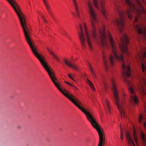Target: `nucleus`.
I'll list each match as a JSON object with an SVG mask.
<instances>
[{
	"instance_id": "39448f33",
	"label": "nucleus",
	"mask_w": 146,
	"mask_h": 146,
	"mask_svg": "<svg viewBox=\"0 0 146 146\" xmlns=\"http://www.w3.org/2000/svg\"><path fill=\"white\" fill-rule=\"evenodd\" d=\"M111 81L115 103L116 105L121 116L124 117L125 113L123 106V103H121L119 101L118 90L115 83L114 79L113 78H111Z\"/></svg>"
},
{
	"instance_id": "bb28decb",
	"label": "nucleus",
	"mask_w": 146,
	"mask_h": 146,
	"mask_svg": "<svg viewBox=\"0 0 146 146\" xmlns=\"http://www.w3.org/2000/svg\"><path fill=\"white\" fill-rule=\"evenodd\" d=\"M17 128L19 129H21L22 127V126L20 125H19L17 126Z\"/></svg>"
},
{
	"instance_id": "72a5a7b5",
	"label": "nucleus",
	"mask_w": 146,
	"mask_h": 146,
	"mask_svg": "<svg viewBox=\"0 0 146 146\" xmlns=\"http://www.w3.org/2000/svg\"><path fill=\"white\" fill-rule=\"evenodd\" d=\"M38 22H39V20L38 19Z\"/></svg>"
},
{
	"instance_id": "423d86ee",
	"label": "nucleus",
	"mask_w": 146,
	"mask_h": 146,
	"mask_svg": "<svg viewBox=\"0 0 146 146\" xmlns=\"http://www.w3.org/2000/svg\"><path fill=\"white\" fill-rule=\"evenodd\" d=\"M105 0H93V4L99 10L101 11L103 15L106 16V11L104 7V2Z\"/></svg>"
},
{
	"instance_id": "2f4dec72",
	"label": "nucleus",
	"mask_w": 146,
	"mask_h": 146,
	"mask_svg": "<svg viewBox=\"0 0 146 146\" xmlns=\"http://www.w3.org/2000/svg\"><path fill=\"white\" fill-rule=\"evenodd\" d=\"M42 19H43V18H44V17L43 16H42Z\"/></svg>"
},
{
	"instance_id": "dca6fc26",
	"label": "nucleus",
	"mask_w": 146,
	"mask_h": 146,
	"mask_svg": "<svg viewBox=\"0 0 146 146\" xmlns=\"http://www.w3.org/2000/svg\"><path fill=\"white\" fill-rule=\"evenodd\" d=\"M46 49L50 54L54 57V59L56 60L58 62H59V60L58 56L53 53L49 48H47Z\"/></svg>"
},
{
	"instance_id": "b1692460",
	"label": "nucleus",
	"mask_w": 146,
	"mask_h": 146,
	"mask_svg": "<svg viewBox=\"0 0 146 146\" xmlns=\"http://www.w3.org/2000/svg\"><path fill=\"white\" fill-rule=\"evenodd\" d=\"M104 86L105 89V90H106L107 88V83L105 82H104Z\"/></svg>"
},
{
	"instance_id": "c756f323",
	"label": "nucleus",
	"mask_w": 146,
	"mask_h": 146,
	"mask_svg": "<svg viewBox=\"0 0 146 146\" xmlns=\"http://www.w3.org/2000/svg\"><path fill=\"white\" fill-rule=\"evenodd\" d=\"M120 131L121 132H122V127L121 126H120Z\"/></svg>"
},
{
	"instance_id": "7c9ffc66",
	"label": "nucleus",
	"mask_w": 146,
	"mask_h": 146,
	"mask_svg": "<svg viewBox=\"0 0 146 146\" xmlns=\"http://www.w3.org/2000/svg\"><path fill=\"white\" fill-rule=\"evenodd\" d=\"M65 35H66L67 36V37H68V38L70 39V37H69L68 36H67V35H66V33H65Z\"/></svg>"
},
{
	"instance_id": "f8f14e48",
	"label": "nucleus",
	"mask_w": 146,
	"mask_h": 146,
	"mask_svg": "<svg viewBox=\"0 0 146 146\" xmlns=\"http://www.w3.org/2000/svg\"><path fill=\"white\" fill-rule=\"evenodd\" d=\"M126 137L128 141V144L129 146H135L133 140L131 138L129 133L128 132L126 133Z\"/></svg>"
},
{
	"instance_id": "6e6552de",
	"label": "nucleus",
	"mask_w": 146,
	"mask_h": 146,
	"mask_svg": "<svg viewBox=\"0 0 146 146\" xmlns=\"http://www.w3.org/2000/svg\"><path fill=\"white\" fill-rule=\"evenodd\" d=\"M103 59L104 65L105 67V69L106 70H107L108 68V65L109 62H110L111 65H113V64L114 62V58L113 56L112 55L110 54L108 57V60L106 57L104 51H103Z\"/></svg>"
},
{
	"instance_id": "393cba45",
	"label": "nucleus",
	"mask_w": 146,
	"mask_h": 146,
	"mask_svg": "<svg viewBox=\"0 0 146 146\" xmlns=\"http://www.w3.org/2000/svg\"><path fill=\"white\" fill-rule=\"evenodd\" d=\"M68 76L69 77V78H70V79H71L72 80H73L74 81H75V80H74V79L72 77L71 75L70 74H68Z\"/></svg>"
},
{
	"instance_id": "f3484780",
	"label": "nucleus",
	"mask_w": 146,
	"mask_h": 146,
	"mask_svg": "<svg viewBox=\"0 0 146 146\" xmlns=\"http://www.w3.org/2000/svg\"><path fill=\"white\" fill-rule=\"evenodd\" d=\"M87 62L88 64V66L89 67L91 70V71L92 72V75L94 77V78H96V74L94 72L92 68L91 67V64L89 62H88V61H87Z\"/></svg>"
},
{
	"instance_id": "2eb2a0df",
	"label": "nucleus",
	"mask_w": 146,
	"mask_h": 146,
	"mask_svg": "<svg viewBox=\"0 0 146 146\" xmlns=\"http://www.w3.org/2000/svg\"><path fill=\"white\" fill-rule=\"evenodd\" d=\"M42 2L46 8L47 10L49 13L50 12V7L49 5L48 1V0H42Z\"/></svg>"
},
{
	"instance_id": "cd10ccee",
	"label": "nucleus",
	"mask_w": 146,
	"mask_h": 146,
	"mask_svg": "<svg viewBox=\"0 0 146 146\" xmlns=\"http://www.w3.org/2000/svg\"><path fill=\"white\" fill-rule=\"evenodd\" d=\"M49 13L50 15L51 16V17L52 18H54L53 15L52 13L51 12H49Z\"/></svg>"
},
{
	"instance_id": "ddd939ff",
	"label": "nucleus",
	"mask_w": 146,
	"mask_h": 146,
	"mask_svg": "<svg viewBox=\"0 0 146 146\" xmlns=\"http://www.w3.org/2000/svg\"><path fill=\"white\" fill-rule=\"evenodd\" d=\"M64 61L65 63L69 67L73 68L76 71H78L79 70V68L78 66L71 64L70 62H69L66 59H64Z\"/></svg>"
},
{
	"instance_id": "f257e3e1",
	"label": "nucleus",
	"mask_w": 146,
	"mask_h": 146,
	"mask_svg": "<svg viewBox=\"0 0 146 146\" xmlns=\"http://www.w3.org/2000/svg\"><path fill=\"white\" fill-rule=\"evenodd\" d=\"M34 55L41 63L42 65L48 73L50 78L56 87L65 96L80 109L86 115L89 121L92 126L97 131L99 138V142L98 146H104L105 143V135L100 124L96 121L94 117L88 110H85L81 106L82 104L75 96L62 89V86L56 78L54 73L52 71L44 60L39 54L37 51L36 47H30Z\"/></svg>"
},
{
	"instance_id": "c85d7f7f",
	"label": "nucleus",
	"mask_w": 146,
	"mask_h": 146,
	"mask_svg": "<svg viewBox=\"0 0 146 146\" xmlns=\"http://www.w3.org/2000/svg\"><path fill=\"white\" fill-rule=\"evenodd\" d=\"M44 22L45 23H47V21L45 19V18H43V19Z\"/></svg>"
},
{
	"instance_id": "0eeeda50",
	"label": "nucleus",
	"mask_w": 146,
	"mask_h": 146,
	"mask_svg": "<svg viewBox=\"0 0 146 146\" xmlns=\"http://www.w3.org/2000/svg\"><path fill=\"white\" fill-rule=\"evenodd\" d=\"M134 27L141 38L146 40V27H143L142 28L138 25H134Z\"/></svg>"
},
{
	"instance_id": "4468645a",
	"label": "nucleus",
	"mask_w": 146,
	"mask_h": 146,
	"mask_svg": "<svg viewBox=\"0 0 146 146\" xmlns=\"http://www.w3.org/2000/svg\"><path fill=\"white\" fill-rule=\"evenodd\" d=\"M42 2L46 8L47 10L49 13L50 12V7L49 5L48 1V0H42Z\"/></svg>"
},
{
	"instance_id": "1a4fd4ad",
	"label": "nucleus",
	"mask_w": 146,
	"mask_h": 146,
	"mask_svg": "<svg viewBox=\"0 0 146 146\" xmlns=\"http://www.w3.org/2000/svg\"><path fill=\"white\" fill-rule=\"evenodd\" d=\"M79 28L80 30V31L78 32L79 36L82 47L83 48H84L85 46V38L82 30V27L81 24H80Z\"/></svg>"
},
{
	"instance_id": "6ab92c4d",
	"label": "nucleus",
	"mask_w": 146,
	"mask_h": 146,
	"mask_svg": "<svg viewBox=\"0 0 146 146\" xmlns=\"http://www.w3.org/2000/svg\"><path fill=\"white\" fill-rule=\"evenodd\" d=\"M87 83L88 84L90 85V87L91 88L92 90H94L95 89L94 88V85L88 79H87Z\"/></svg>"
},
{
	"instance_id": "473e14b6",
	"label": "nucleus",
	"mask_w": 146,
	"mask_h": 146,
	"mask_svg": "<svg viewBox=\"0 0 146 146\" xmlns=\"http://www.w3.org/2000/svg\"><path fill=\"white\" fill-rule=\"evenodd\" d=\"M125 95V94H123V96H124Z\"/></svg>"
},
{
	"instance_id": "412c9836",
	"label": "nucleus",
	"mask_w": 146,
	"mask_h": 146,
	"mask_svg": "<svg viewBox=\"0 0 146 146\" xmlns=\"http://www.w3.org/2000/svg\"><path fill=\"white\" fill-rule=\"evenodd\" d=\"M133 136H134V140H135V143L137 145H138V143L137 142V137L136 136V132L135 131H134V132Z\"/></svg>"
},
{
	"instance_id": "7ed1b4c3",
	"label": "nucleus",
	"mask_w": 146,
	"mask_h": 146,
	"mask_svg": "<svg viewBox=\"0 0 146 146\" xmlns=\"http://www.w3.org/2000/svg\"><path fill=\"white\" fill-rule=\"evenodd\" d=\"M108 36L109 39L111 50L112 54L116 60L120 61L121 62L123 69L122 74L125 81L129 86V90L130 93V100H138V97L134 92V90L132 86V82L126 78L129 77L131 76V70L127 62L125 61L124 60L123 54L119 55L117 54V44L113 40L110 34L108 33Z\"/></svg>"
},
{
	"instance_id": "9b49d317",
	"label": "nucleus",
	"mask_w": 146,
	"mask_h": 146,
	"mask_svg": "<svg viewBox=\"0 0 146 146\" xmlns=\"http://www.w3.org/2000/svg\"><path fill=\"white\" fill-rule=\"evenodd\" d=\"M72 1L76 11V14L74 15L73 13H72V14L74 16H77L78 19H80V17L79 13L78 3L76 0H72Z\"/></svg>"
},
{
	"instance_id": "a211bd4d",
	"label": "nucleus",
	"mask_w": 146,
	"mask_h": 146,
	"mask_svg": "<svg viewBox=\"0 0 146 146\" xmlns=\"http://www.w3.org/2000/svg\"><path fill=\"white\" fill-rule=\"evenodd\" d=\"M104 103L105 104L107 108V111L108 113H110V106L109 105V102L108 100L106 99L104 101Z\"/></svg>"
},
{
	"instance_id": "20e7f679",
	"label": "nucleus",
	"mask_w": 146,
	"mask_h": 146,
	"mask_svg": "<svg viewBox=\"0 0 146 146\" xmlns=\"http://www.w3.org/2000/svg\"><path fill=\"white\" fill-rule=\"evenodd\" d=\"M85 3L88 9L91 17V23L93 28L92 35L94 38L96 39L97 37V33H98L100 38V41L98 42L101 48L102 49L105 48L108 49L109 46L106 36L104 27L103 26L101 28H97L96 25L98 24V22L95 11L89 0H86Z\"/></svg>"
},
{
	"instance_id": "9d476101",
	"label": "nucleus",
	"mask_w": 146,
	"mask_h": 146,
	"mask_svg": "<svg viewBox=\"0 0 146 146\" xmlns=\"http://www.w3.org/2000/svg\"><path fill=\"white\" fill-rule=\"evenodd\" d=\"M84 32L85 36L89 47L90 49H92V47L91 42V40L90 35L88 31L86 26L85 24H84Z\"/></svg>"
},
{
	"instance_id": "4be33fe9",
	"label": "nucleus",
	"mask_w": 146,
	"mask_h": 146,
	"mask_svg": "<svg viewBox=\"0 0 146 146\" xmlns=\"http://www.w3.org/2000/svg\"><path fill=\"white\" fill-rule=\"evenodd\" d=\"M143 120V117L142 115H141L139 116V123H141V121Z\"/></svg>"
},
{
	"instance_id": "f704fd0d",
	"label": "nucleus",
	"mask_w": 146,
	"mask_h": 146,
	"mask_svg": "<svg viewBox=\"0 0 146 146\" xmlns=\"http://www.w3.org/2000/svg\"><path fill=\"white\" fill-rule=\"evenodd\" d=\"M40 41H41L40 40V41H39V42H41Z\"/></svg>"
},
{
	"instance_id": "f03ea898",
	"label": "nucleus",
	"mask_w": 146,
	"mask_h": 146,
	"mask_svg": "<svg viewBox=\"0 0 146 146\" xmlns=\"http://www.w3.org/2000/svg\"><path fill=\"white\" fill-rule=\"evenodd\" d=\"M34 55L41 63L42 65L48 73L50 78L56 87L65 96L80 109L86 115L89 121L92 126L97 131L99 138V142L98 146H104L105 143V135L100 124L88 110H85L81 106L82 104L75 96L62 89V86L56 78L54 73L52 71L44 60L39 54L37 51L36 47H30Z\"/></svg>"
},
{
	"instance_id": "a878e982",
	"label": "nucleus",
	"mask_w": 146,
	"mask_h": 146,
	"mask_svg": "<svg viewBox=\"0 0 146 146\" xmlns=\"http://www.w3.org/2000/svg\"><path fill=\"white\" fill-rule=\"evenodd\" d=\"M120 138L121 140H123V139L122 132H121L120 133Z\"/></svg>"
},
{
	"instance_id": "aec40b11",
	"label": "nucleus",
	"mask_w": 146,
	"mask_h": 146,
	"mask_svg": "<svg viewBox=\"0 0 146 146\" xmlns=\"http://www.w3.org/2000/svg\"><path fill=\"white\" fill-rule=\"evenodd\" d=\"M141 137L143 142L146 144V137L144 134L142 132L141 133Z\"/></svg>"
},
{
	"instance_id": "5701e85b",
	"label": "nucleus",
	"mask_w": 146,
	"mask_h": 146,
	"mask_svg": "<svg viewBox=\"0 0 146 146\" xmlns=\"http://www.w3.org/2000/svg\"><path fill=\"white\" fill-rule=\"evenodd\" d=\"M65 82L67 84H68L70 86H72V87H74V88H76L74 86H73V85H72L70 83H69V82H66V81H65Z\"/></svg>"
}]
</instances>
